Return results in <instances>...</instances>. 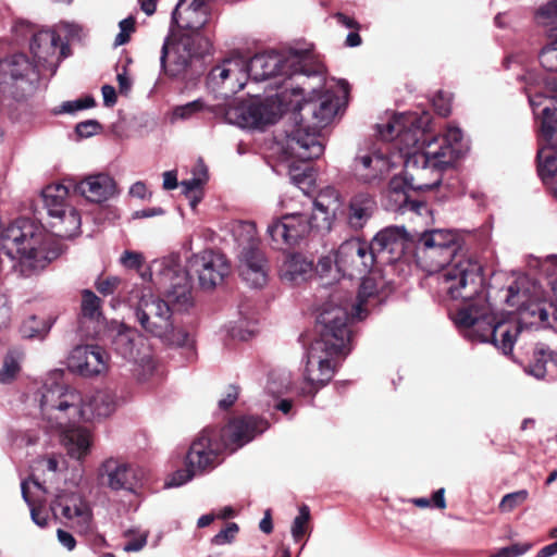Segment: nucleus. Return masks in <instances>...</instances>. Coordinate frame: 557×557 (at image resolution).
Returning <instances> with one entry per match:
<instances>
[{"instance_id": "nucleus-1", "label": "nucleus", "mask_w": 557, "mask_h": 557, "mask_svg": "<svg viewBox=\"0 0 557 557\" xmlns=\"http://www.w3.org/2000/svg\"><path fill=\"white\" fill-rule=\"evenodd\" d=\"M430 116L407 112L377 124L381 143L359 148L351 173L360 184L372 185L384 180L399 163L404 177L394 176L388 184L391 209L422 214L426 206L409 198L408 189L430 190L438 186L442 171L450 166L467 149L462 131L447 125L444 135L430 128Z\"/></svg>"}, {"instance_id": "nucleus-2", "label": "nucleus", "mask_w": 557, "mask_h": 557, "mask_svg": "<svg viewBox=\"0 0 557 557\" xmlns=\"http://www.w3.org/2000/svg\"><path fill=\"white\" fill-rule=\"evenodd\" d=\"M304 89L285 87L281 92L261 100L255 98L227 111V119L244 128H262L274 124L282 114L293 110L295 125L287 132L284 150L290 158L309 161L324 152V145L319 136V128L327 126L341 108V97L330 88L315 91L309 99H304Z\"/></svg>"}, {"instance_id": "nucleus-3", "label": "nucleus", "mask_w": 557, "mask_h": 557, "mask_svg": "<svg viewBox=\"0 0 557 557\" xmlns=\"http://www.w3.org/2000/svg\"><path fill=\"white\" fill-rule=\"evenodd\" d=\"M140 275L163 288L165 299L154 296L147 288L134 287L125 301L136 322L147 334L169 347L193 349V336L184 329L174 326L172 319L173 312H185L194 305L191 284L181 270L177 258L154 260L149 270Z\"/></svg>"}, {"instance_id": "nucleus-4", "label": "nucleus", "mask_w": 557, "mask_h": 557, "mask_svg": "<svg viewBox=\"0 0 557 557\" xmlns=\"http://www.w3.org/2000/svg\"><path fill=\"white\" fill-rule=\"evenodd\" d=\"M418 261L429 274L438 273L441 289L467 302L453 317L460 334L473 344L487 342V288L483 267L456 251L418 244Z\"/></svg>"}, {"instance_id": "nucleus-5", "label": "nucleus", "mask_w": 557, "mask_h": 557, "mask_svg": "<svg viewBox=\"0 0 557 557\" xmlns=\"http://www.w3.org/2000/svg\"><path fill=\"white\" fill-rule=\"evenodd\" d=\"M503 298L508 307L519 312L521 319L519 322L509 315L494 323L490 344L503 355L512 354L518 335L522 331L521 323L557 329V306L546 299L542 285L529 275H518L507 287Z\"/></svg>"}, {"instance_id": "nucleus-6", "label": "nucleus", "mask_w": 557, "mask_h": 557, "mask_svg": "<svg viewBox=\"0 0 557 557\" xmlns=\"http://www.w3.org/2000/svg\"><path fill=\"white\" fill-rule=\"evenodd\" d=\"M319 337L310 345L304 370L302 395L313 396L334 376L338 360L350 351L351 331L347 308H322L318 315Z\"/></svg>"}, {"instance_id": "nucleus-7", "label": "nucleus", "mask_w": 557, "mask_h": 557, "mask_svg": "<svg viewBox=\"0 0 557 557\" xmlns=\"http://www.w3.org/2000/svg\"><path fill=\"white\" fill-rule=\"evenodd\" d=\"M42 388L45 411L58 425L107 418L115 411L119 404L115 392L109 388L84 396L77 389L53 379L48 380Z\"/></svg>"}, {"instance_id": "nucleus-8", "label": "nucleus", "mask_w": 557, "mask_h": 557, "mask_svg": "<svg viewBox=\"0 0 557 557\" xmlns=\"http://www.w3.org/2000/svg\"><path fill=\"white\" fill-rule=\"evenodd\" d=\"M0 245L10 259L18 260L15 269L23 276L45 269L59 256V250L50 246V236L44 227L28 219H17L4 227Z\"/></svg>"}, {"instance_id": "nucleus-9", "label": "nucleus", "mask_w": 557, "mask_h": 557, "mask_svg": "<svg viewBox=\"0 0 557 557\" xmlns=\"http://www.w3.org/2000/svg\"><path fill=\"white\" fill-rule=\"evenodd\" d=\"M246 73L248 79L262 82L278 77L292 78L295 75L310 77L321 74L322 70L309 50H289L256 54L249 61L246 60Z\"/></svg>"}, {"instance_id": "nucleus-10", "label": "nucleus", "mask_w": 557, "mask_h": 557, "mask_svg": "<svg viewBox=\"0 0 557 557\" xmlns=\"http://www.w3.org/2000/svg\"><path fill=\"white\" fill-rule=\"evenodd\" d=\"M114 351L133 364V372L140 382L147 381L156 369L151 351L137 331L123 323H116L112 330Z\"/></svg>"}, {"instance_id": "nucleus-11", "label": "nucleus", "mask_w": 557, "mask_h": 557, "mask_svg": "<svg viewBox=\"0 0 557 557\" xmlns=\"http://www.w3.org/2000/svg\"><path fill=\"white\" fill-rule=\"evenodd\" d=\"M189 276L196 275L199 286L205 290H211L220 285L231 272V264L226 257L214 250H203L193 255L187 260V270H183Z\"/></svg>"}, {"instance_id": "nucleus-12", "label": "nucleus", "mask_w": 557, "mask_h": 557, "mask_svg": "<svg viewBox=\"0 0 557 557\" xmlns=\"http://www.w3.org/2000/svg\"><path fill=\"white\" fill-rule=\"evenodd\" d=\"M389 290L391 288L384 277L377 272H371L370 275L362 276V282L355 302L345 300L336 305L333 298L330 302L325 304L323 308H347V323L352 319L362 320L366 318L369 307L381 302Z\"/></svg>"}, {"instance_id": "nucleus-13", "label": "nucleus", "mask_w": 557, "mask_h": 557, "mask_svg": "<svg viewBox=\"0 0 557 557\" xmlns=\"http://www.w3.org/2000/svg\"><path fill=\"white\" fill-rule=\"evenodd\" d=\"M314 228L322 230L317 214L293 212L273 219L267 233L273 243L292 246L306 238Z\"/></svg>"}, {"instance_id": "nucleus-14", "label": "nucleus", "mask_w": 557, "mask_h": 557, "mask_svg": "<svg viewBox=\"0 0 557 557\" xmlns=\"http://www.w3.org/2000/svg\"><path fill=\"white\" fill-rule=\"evenodd\" d=\"M39 79L38 66L24 53H14L0 60V85L15 87L22 97L33 94Z\"/></svg>"}, {"instance_id": "nucleus-15", "label": "nucleus", "mask_w": 557, "mask_h": 557, "mask_svg": "<svg viewBox=\"0 0 557 557\" xmlns=\"http://www.w3.org/2000/svg\"><path fill=\"white\" fill-rule=\"evenodd\" d=\"M226 449L214 428H205L191 442L186 455V465L201 474L213 470L221 462Z\"/></svg>"}, {"instance_id": "nucleus-16", "label": "nucleus", "mask_w": 557, "mask_h": 557, "mask_svg": "<svg viewBox=\"0 0 557 557\" xmlns=\"http://www.w3.org/2000/svg\"><path fill=\"white\" fill-rule=\"evenodd\" d=\"M247 82L246 59L240 55L223 60L207 76V87L225 98L242 90Z\"/></svg>"}, {"instance_id": "nucleus-17", "label": "nucleus", "mask_w": 557, "mask_h": 557, "mask_svg": "<svg viewBox=\"0 0 557 557\" xmlns=\"http://www.w3.org/2000/svg\"><path fill=\"white\" fill-rule=\"evenodd\" d=\"M375 257L369 244L354 238L344 242L335 252L336 270L344 276H363L372 270Z\"/></svg>"}, {"instance_id": "nucleus-18", "label": "nucleus", "mask_w": 557, "mask_h": 557, "mask_svg": "<svg viewBox=\"0 0 557 557\" xmlns=\"http://www.w3.org/2000/svg\"><path fill=\"white\" fill-rule=\"evenodd\" d=\"M212 0H178L172 12V25L178 34L197 37L212 18Z\"/></svg>"}, {"instance_id": "nucleus-19", "label": "nucleus", "mask_w": 557, "mask_h": 557, "mask_svg": "<svg viewBox=\"0 0 557 557\" xmlns=\"http://www.w3.org/2000/svg\"><path fill=\"white\" fill-rule=\"evenodd\" d=\"M29 49L39 66L53 75L60 62L71 54L70 47L58 37L53 29H40L29 42Z\"/></svg>"}, {"instance_id": "nucleus-20", "label": "nucleus", "mask_w": 557, "mask_h": 557, "mask_svg": "<svg viewBox=\"0 0 557 557\" xmlns=\"http://www.w3.org/2000/svg\"><path fill=\"white\" fill-rule=\"evenodd\" d=\"M195 37L188 34H178L172 28L171 38H168L161 50V67L172 77L185 73L194 55Z\"/></svg>"}, {"instance_id": "nucleus-21", "label": "nucleus", "mask_w": 557, "mask_h": 557, "mask_svg": "<svg viewBox=\"0 0 557 557\" xmlns=\"http://www.w3.org/2000/svg\"><path fill=\"white\" fill-rule=\"evenodd\" d=\"M40 410L44 421L46 422V428L60 437L62 445L67 450V454L75 459L85 458L91 448L92 437L89 430L86 428L79 426L78 423L81 421L70 422L67 425H58L53 421H51L44 406V388H41V397H40Z\"/></svg>"}, {"instance_id": "nucleus-22", "label": "nucleus", "mask_w": 557, "mask_h": 557, "mask_svg": "<svg viewBox=\"0 0 557 557\" xmlns=\"http://www.w3.org/2000/svg\"><path fill=\"white\" fill-rule=\"evenodd\" d=\"M268 429L269 423L265 419L253 416L239 417L231 420L222 431H219V437L226 449L235 451Z\"/></svg>"}, {"instance_id": "nucleus-23", "label": "nucleus", "mask_w": 557, "mask_h": 557, "mask_svg": "<svg viewBox=\"0 0 557 557\" xmlns=\"http://www.w3.org/2000/svg\"><path fill=\"white\" fill-rule=\"evenodd\" d=\"M69 369L84 377L104 374L109 369V356L98 345L76 346L69 357Z\"/></svg>"}, {"instance_id": "nucleus-24", "label": "nucleus", "mask_w": 557, "mask_h": 557, "mask_svg": "<svg viewBox=\"0 0 557 557\" xmlns=\"http://www.w3.org/2000/svg\"><path fill=\"white\" fill-rule=\"evenodd\" d=\"M407 245L405 228L392 226L379 232L369 247L373 251L376 262L393 263L401 258Z\"/></svg>"}, {"instance_id": "nucleus-25", "label": "nucleus", "mask_w": 557, "mask_h": 557, "mask_svg": "<svg viewBox=\"0 0 557 557\" xmlns=\"http://www.w3.org/2000/svg\"><path fill=\"white\" fill-rule=\"evenodd\" d=\"M98 478L112 490L132 491L140 480L137 469L117 458H107L98 468Z\"/></svg>"}, {"instance_id": "nucleus-26", "label": "nucleus", "mask_w": 557, "mask_h": 557, "mask_svg": "<svg viewBox=\"0 0 557 557\" xmlns=\"http://www.w3.org/2000/svg\"><path fill=\"white\" fill-rule=\"evenodd\" d=\"M57 505L61 507L62 516L69 520L71 527L83 535L91 534L95 531L92 512L89 504L81 496L72 494L62 496Z\"/></svg>"}, {"instance_id": "nucleus-27", "label": "nucleus", "mask_w": 557, "mask_h": 557, "mask_svg": "<svg viewBox=\"0 0 557 557\" xmlns=\"http://www.w3.org/2000/svg\"><path fill=\"white\" fill-rule=\"evenodd\" d=\"M75 190L92 203H103L119 193L114 178L106 173L87 175L76 184Z\"/></svg>"}, {"instance_id": "nucleus-28", "label": "nucleus", "mask_w": 557, "mask_h": 557, "mask_svg": "<svg viewBox=\"0 0 557 557\" xmlns=\"http://www.w3.org/2000/svg\"><path fill=\"white\" fill-rule=\"evenodd\" d=\"M377 206L373 196L368 193L354 195L344 212L347 226L355 232L361 231L373 216Z\"/></svg>"}, {"instance_id": "nucleus-29", "label": "nucleus", "mask_w": 557, "mask_h": 557, "mask_svg": "<svg viewBox=\"0 0 557 557\" xmlns=\"http://www.w3.org/2000/svg\"><path fill=\"white\" fill-rule=\"evenodd\" d=\"M239 274L242 278L253 288H261L267 284L268 270L263 253L258 250L240 252Z\"/></svg>"}, {"instance_id": "nucleus-30", "label": "nucleus", "mask_w": 557, "mask_h": 557, "mask_svg": "<svg viewBox=\"0 0 557 557\" xmlns=\"http://www.w3.org/2000/svg\"><path fill=\"white\" fill-rule=\"evenodd\" d=\"M255 101V98H250L248 100H233L232 102L227 103L226 106L222 107L220 104H215V106H209L208 103L205 102L203 99H196L194 101H190L188 103H185V104H182V106H176L174 109H173V112H172V120L175 121V120H189L191 119L193 116H195L196 114L205 111V110H208L214 114H224V117L225 120L231 123V124H235V125H238L237 123L235 122H232L227 119V111L231 109V108H234V107H237V106H240V104H244V103H250Z\"/></svg>"}, {"instance_id": "nucleus-31", "label": "nucleus", "mask_w": 557, "mask_h": 557, "mask_svg": "<svg viewBox=\"0 0 557 557\" xmlns=\"http://www.w3.org/2000/svg\"><path fill=\"white\" fill-rule=\"evenodd\" d=\"M312 205L314 211L322 215L321 228L330 231L332 222L342 207L341 194L336 188L326 186L320 190Z\"/></svg>"}, {"instance_id": "nucleus-32", "label": "nucleus", "mask_w": 557, "mask_h": 557, "mask_svg": "<svg viewBox=\"0 0 557 557\" xmlns=\"http://www.w3.org/2000/svg\"><path fill=\"white\" fill-rule=\"evenodd\" d=\"M280 273L282 280L300 284L312 276L313 261L300 253L290 255L283 262Z\"/></svg>"}, {"instance_id": "nucleus-33", "label": "nucleus", "mask_w": 557, "mask_h": 557, "mask_svg": "<svg viewBox=\"0 0 557 557\" xmlns=\"http://www.w3.org/2000/svg\"><path fill=\"white\" fill-rule=\"evenodd\" d=\"M67 195V187L60 183L48 185L42 189V201L50 218L70 207L66 203Z\"/></svg>"}, {"instance_id": "nucleus-34", "label": "nucleus", "mask_w": 557, "mask_h": 557, "mask_svg": "<svg viewBox=\"0 0 557 557\" xmlns=\"http://www.w3.org/2000/svg\"><path fill=\"white\" fill-rule=\"evenodd\" d=\"M256 226L252 222L240 221L232 226V235L237 245L238 256L247 250H258Z\"/></svg>"}, {"instance_id": "nucleus-35", "label": "nucleus", "mask_w": 557, "mask_h": 557, "mask_svg": "<svg viewBox=\"0 0 557 557\" xmlns=\"http://www.w3.org/2000/svg\"><path fill=\"white\" fill-rule=\"evenodd\" d=\"M54 220L51 226L57 230V234L62 237L75 235L81 227V215L72 206L67 207L61 213L52 216Z\"/></svg>"}, {"instance_id": "nucleus-36", "label": "nucleus", "mask_w": 557, "mask_h": 557, "mask_svg": "<svg viewBox=\"0 0 557 557\" xmlns=\"http://www.w3.org/2000/svg\"><path fill=\"white\" fill-rule=\"evenodd\" d=\"M418 244L423 246H432L435 248H443L446 250H453L457 252L458 244L456 235L447 230H432L425 232L420 237Z\"/></svg>"}, {"instance_id": "nucleus-37", "label": "nucleus", "mask_w": 557, "mask_h": 557, "mask_svg": "<svg viewBox=\"0 0 557 557\" xmlns=\"http://www.w3.org/2000/svg\"><path fill=\"white\" fill-rule=\"evenodd\" d=\"M548 360L557 366V352L548 351L542 344L537 345L533 352V360L525 369L527 373L536 379H543L546 374V362Z\"/></svg>"}, {"instance_id": "nucleus-38", "label": "nucleus", "mask_w": 557, "mask_h": 557, "mask_svg": "<svg viewBox=\"0 0 557 557\" xmlns=\"http://www.w3.org/2000/svg\"><path fill=\"white\" fill-rule=\"evenodd\" d=\"M208 180V168L202 160H199L191 170V177L181 182L183 193L186 196H189L193 193H200Z\"/></svg>"}, {"instance_id": "nucleus-39", "label": "nucleus", "mask_w": 557, "mask_h": 557, "mask_svg": "<svg viewBox=\"0 0 557 557\" xmlns=\"http://www.w3.org/2000/svg\"><path fill=\"white\" fill-rule=\"evenodd\" d=\"M30 483L39 490L42 488L37 480H24L21 483L22 497L30 508V517L34 523L40 528H45L48 524V513L44 509L36 507L30 499L28 494Z\"/></svg>"}, {"instance_id": "nucleus-40", "label": "nucleus", "mask_w": 557, "mask_h": 557, "mask_svg": "<svg viewBox=\"0 0 557 557\" xmlns=\"http://www.w3.org/2000/svg\"><path fill=\"white\" fill-rule=\"evenodd\" d=\"M539 171L543 180L555 178L557 187V153L548 147H544L537 152Z\"/></svg>"}, {"instance_id": "nucleus-41", "label": "nucleus", "mask_w": 557, "mask_h": 557, "mask_svg": "<svg viewBox=\"0 0 557 557\" xmlns=\"http://www.w3.org/2000/svg\"><path fill=\"white\" fill-rule=\"evenodd\" d=\"M82 314L85 319L99 322L102 318L101 300L91 290L85 289L82 293Z\"/></svg>"}, {"instance_id": "nucleus-42", "label": "nucleus", "mask_w": 557, "mask_h": 557, "mask_svg": "<svg viewBox=\"0 0 557 557\" xmlns=\"http://www.w3.org/2000/svg\"><path fill=\"white\" fill-rule=\"evenodd\" d=\"M58 37L67 46L70 42L81 41L86 36V29L75 22H60L53 28Z\"/></svg>"}, {"instance_id": "nucleus-43", "label": "nucleus", "mask_w": 557, "mask_h": 557, "mask_svg": "<svg viewBox=\"0 0 557 557\" xmlns=\"http://www.w3.org/2000/svg\"><path fill=\"white\" fill-rule=\"evenodd\" d=\"M310 509L307 505H301L298 515L294 518L290 533L294 542H300L304 536L310 532Z\"/></svg>"}, {"instance_id": "nucleus-44", "label": "nucleus", "mask_w": 557, "mask_h": 557, "mask_svg": "<svg viewBox=\"0 0 557 557\" xmlns=\"http://www.w3.org/2000/svg\"><path fill=\"white\" fill-rule=\"evenodd\" d=\"M290 384V374L288 372L273 371L269 374L265 392L276 397L286 393Z\"/></svg>"}, {"instance_id": "nucleus-45", "label": "nucleus", "mask_w": 557, "mask_h": 557, "mask_svg": "<svg viewBox=\"0 0 557 557\" xmlns=\"http://www.w3.org/2000/svg\"><path fill=\"white\" fill-rule=\"evenodd\" d=\"M535 20L539 25L557 32V0L541 5L535 13Z\"/></svg>"}, {"instance_id": "nucleus-46", "label": "nucleus", "mask_w": 557, "mask_h": 557, "mask_svg": "<svg viewBox=\"0 0 557 557\" xmlns=\"http://www.w3.org/2000/svg\"><path fill=\"white\" fill-rule=\"evenodd\" d=\"M21 371V361L16 354L10 352L4 357L0 369V383H12Z\"/></svg>"}, {"instance_id": "nucleus-47", "label": "nucleus", "mask_w": 557, "mask_h": 557, "mask_svg": "<svg viewBox=\"0 0 557 557\" xmlns=\"http://www.w3.org/2000/svg\"><path fill=\"white\" fill-rule=\"evenodd\" d=\"M149 536L148 531H141L139 529H128L124 532L125 543L123 550L127 553L140 552L147 544Z\"/></svg>"}, {"instance_id": "nucleus-48", "label": "nucleus", "mask_w": 557, "mask_h": 557, "mask_svg": "<svg viewBox=\"0 0 557 557\" xmlns=\"http://www.w3.org/2000/svg\"><path fill=\"white\" fill-rule=\"evenodd\" d=\"M541 135L547 143L557 138L556 109L544 107L542 110Z\"/></svg>"}, {"instance_id": "nucleus-49", "label": "nucleus", "mask_w": 557, "mask_h": 557, "mask_svg": "<svg viewBox=\"0 0 557 557\" xmlns=\"http://www.w3.org/2000/svg\"><path fill=\"white\" fill-rule=\"evenodd\" d=\"M529 498V492L527 490H519L512 493H508L503 496L498 509L500 512H510L517 507L524 504Z\"/></svg>"}, {"instance_id": "nucleus-50", "label": "nucleus", "mask_w": 557, "mask_h": 557, "mask_svg": "<svg viewBox=\"0 0 557 557\" xmlns=\"http://www.w3.org/2000/svg\"><path fill=\"white\" fill-rule=\"evenodd\" d=\"M540 60L545 70L557 72V35L542 49Z\"/></svg>"}, {"instance_id": "nucleus-51", "label": "nucleus", "mask_w": 557, "mask_h": 557, "mask_svg": "<svg viewBox=\"0 0 557 557\" xmlns=\"http://www.w3.org/2000/svg\"><path fill=\"white\" fill-rule=\"evenodd\" d=\"M96 102L91 96H86L82 99H76L72 101H65L61 104L60 109L55 111L57 114L67 113L73 114L77 111L89 109L95 107Z\"/></svg>"}, {"instance_id": "nucleus-52", "label": "nucleus", "mask_w": 557, "mask_h": 557, "mask_svg": "<svg viewBox=\"0 0 557 557\" xmlns=\"http://www.w3.org/2000/svg\"><path fill=\"white\" fill-rule=\"evenodd\" d=\"M239 527L237 523L228 522L225 529L221 530L218 534H215L212 537L211 543L218 546L231 544L236 539Z\"/></svg>"}, {"instance_id": "nucleus-53", "label": "nucleus", "mask_w": 557, "mask_h": 557, "mask_svg": "<svg viewBox=\"0 0 557 557\" xmlns=\"http://www.w3.org/2000/svg\"><path fill=\"white\" fill-rule=\"evenodd\" d=\"M135 18L128 16L119 23L120 32L115 36L114 46H123L129 41L131 35L135 32Z\"/></svg>"}, {"instance_id": "nucleus-54", "label": "nucleus", "mask_w": 557, "mask_h": 557, "mask_svg": "<svg viewBox=\"0 0 557 557\" xmlns=\"http://www.w3.org/2000/svg\"><path fill=\"white\" fill-rule=\"evenodd\" d=\"M119 261L121 265L124 267L125 269L139 270L145 262V257L141 252L125 250L120 256Z\"/></svg>"}, {"instance_id": "nucleus-55", "label": "nucleus", "mask_w": 557, "mask_h": 557, "mask_svg": "<svg viewBox=\"0 0 557 557\" xmlns=\"http://www.w3.org/2000/svg\"><path fill=\"white\" fill-rule=\"evenodd\" d=\"M199 471L194 470L191 467L186 465V469H181L175 471L170 478L169 482H166V486L169 487H177L187 482H189L194 476L200 475Z\"/></svg>"}, {"instance_id": "nucleus-56", "label": "nucleus", "mask_w": 557, "mask_h": 557, "mask_svg": "<svg viewBox=\"0 0 557 557\" xmlns=\"http://www.w3.org/2000/svg\"><path fill=\"white\" fill-rule=\"evenodd\" d=\"M433 107L437 114L447 116L451 111V95L446 91H438L432 99Z\"/></svg>"}, {"instance_id": "nucleus-57", "label": "nucleus", "mask_w": 557, "mask_h": 557, "mask_svg": "<svg viewBox=\"0 0 557 557\" xmlns=\"http://www.w3.org/2000/svg\"><path fill=\"white\" fill-rule=\"evenodd\" d=\"M37 32L38 30L35 29L34 25H32L30 23H28L27 21H24V20L16 21L12 25V33L15 37L16 42H18L20 40H25L29 36L32 38L33 35Z\"/></svg>"}, {"instance_id": "nucleus-58", "label": "nucleus", "mask_w": 557, "mask_h": 557, "mask_svg": "<svg viewBox=\"0 0 557 557\" xmlns=\"http://www.w3.org/2000/svg\"><path fill=\"white\" fill-rule=\"evenodd\" d=\"M121 282L122 280L119 276H108L104 278H99L96 282V288L101 295L109 296L115 293V290L121 285Z\"/></svg>"}, {"instance_id": "nucleus-59", "label": "nucleus", "mask_w": 557, "mask_h": 557, "mask_svg": "<svg viewBox=\"0 0 557 557\" xmlns=\"http://www.w3.org/2000/svg\"><path fill=\"white\" fill-rule=\"evenodd\" d=\"M531 547L532 545L530 543H516L500 548L492 557H519L524 555Z\"/></svg>"}, {"instance_id": "nucleus-60", "label": "nucleus", "mask_w": 557, "mask_h": 557, "mask_svg": "<svg viewBox=\"0 0 557 557\" xmlns=\"http://www.w3.org/2000/svg\"><path fill=\"white\" fill-rule=\"evenodd\" d=\"M290 181L300 190H302L304 193H307V189L312 182V175L307 173L306 170L298 172V169H295L290 173Z\"/></svg>"}, {"instance_id": "nucleus-61", "label": "nucleus", "mask_w": 557, "mask_h": 557, "mask_svg": "<svg viewBox=\"0 0 557 557\" xmlns=\"http://www.w3.org/2000/svg\"><path fill=\"white\" fill-rule=\"evenodd\" d=\"M100 128V124L95 120L81 122L76 125V133L81 137H89L95 135Z\"/></svg>"}, {"instance_id": "nucleus-62", "label": "nucleus", "mask_w": 557, "mask_h": 557, "mask_svg": "<svg viewBox=\"0 0 557 557\" xmlns=\"http://www.w3.org/2000/svg\"><path fill=\"white\" fill-rule=\"evenodd\" d=\"M57 537L59 543L67 550H73L76 547V540L70 532L62 529H58Z\"/></svg>"}, {"instance_id": "nucleus-63", "label": "nucleus", "mask_w": 557, "mask_h": 557, "mask_svg": "<svg viewBox=\"0 0 557 557\" xmlns=\"http://www.w3.org/2000/svg\"><path fill=\"white\" fill-rule=\"evenodd\" d=\"M237 397H238L237 388L235 386H230L226 392V395L222 399L219 400L220 408H222V409L230 408L236 401Z\"/></svg>"}, {"instance_id": "nucleus-64", "label": "nucleus", "mask_w": 557, "mask_h": 557, "mask_svg": "<svg viewBox=\"0 0 557 557\" xmlns=\"http://www.w3.org/2000/svg\"><path fill=\"white\" fill-rule=\"evenodd\" d=\"M103 104L106 107H113L116 103V92L113 86L104 85L101 88Z\"/></svg>"}]
</instances>
